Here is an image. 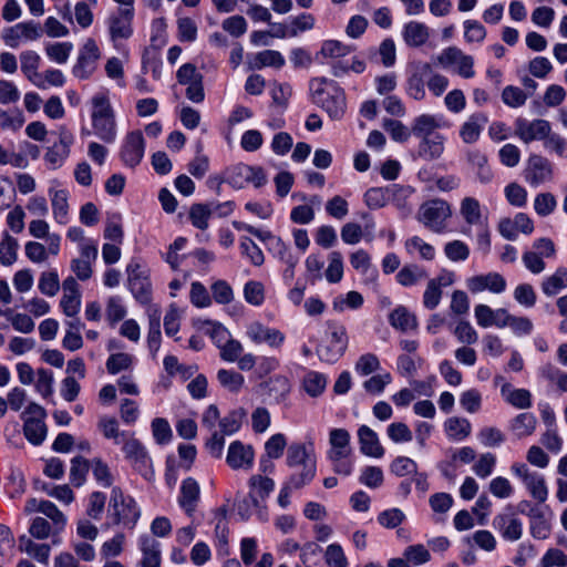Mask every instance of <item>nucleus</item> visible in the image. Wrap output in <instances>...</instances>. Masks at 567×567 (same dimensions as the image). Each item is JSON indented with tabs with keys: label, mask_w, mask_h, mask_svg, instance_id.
<instances>
[{
	"label": "nucleus",
	"mask_w": 567,
	"mask_h": 567,
	"mask_svg": "<svg viewBox=\"0 0 567 567\" xmlns=\"http://www.w3.org/2000/svg\"><path fill=\"white\" fill-rule=\"evenodd\" d=\"M309 89L313 103L322 107L330 118L340 120L346 113L347 100L343 89L333 80L315 78Z\"/></svg>",
	"instance_id": "1"
},
{
	"label": "nucleus",
	"mask_w": 567,
	"mask_h": 567,
	"mask_svg": "<svg viewBox=\"0 0 567 567\" xmlns=\"http://www.w3.org/2000/svg\"><path fill=\"white\" fill-rule=\"evenodd\" d=\"M92 106L91 117L94 134L105 143H113L116 138V124L109 96L105 93L94 95Z\"/></svg>",
	"instance_id": "2"
},
{
	"label": "nucleus",
	"mask_w": 567,
	"mask_h": 567,
	"mask_svg": "<svg viewBox=\"0 0 567 567\" xmlns=\"http://www.w3.org/2000/svg\"><path fill=\"white\" fill-rule=\"evenodd\" d=\"M287 465L291 468L301 466V471L292 473L291 484L295 488H301L309 484L316 476V458L311 451L302 443H292L287 451Z\"/></svg>",
	"instance_id": "3"
},
{
	"label": "nucleus",
	"mask_w": 567,
	"mask_h": 567,
	"mask_svg": "<svg viewBox=\"0 0 567 567\" xmlns=\"http://www.w3.org/2000/svg\"><path fill=\"white\" fill-rule=\"evenodd\" d=\"M127 287L133 297L142 305L152 300V282L150 269L138 259H131L126 266Z\"/></svg>",
	"instance_id": "4"
},
{
	"label": "nucleus",
	"mask_w": 567,
	"mask_h": 567,
	"mask_svg": "<svg viewBox=\"0 0 567 567\" xmlns=\"http://www.w3.org/2000/svg\"><path fill=\"white\" fill-rule=\"evenodd\" d=\"M452 215L451 205L435 198L423 203L417 212V220L433 233L441 234L446 228V221Z\"/></svg>",
	"instance_id": "5"
},
{
	"label": "nucleus",
	"mask_w": 567,
	"mask_h": 567,
	"mask_svg": "<svg viewBox=\"0 0 567 567\" xmlns=\"http://www.w3.org/2000/svg\"><path fill=\"white\" fill-rule=\"evenodd\" d=\"M110 506L113 509L115 523L128 528H133L141 516L136 502L131 496H125L118 487L112 488Z\"/></svg>",
	"instance_id": "6"
},
{
	"label": "nucleus",
	"mask_w": 567,
	"mask_h": 567,
	"mask_svg": "<svg viewBox=\"0 0 567 567\" xmlns=\"http://www.w3.org/2000/svg\"><path fill=\"white\" fill-rule=\"evenodd\" d=\"M511 472L519 478L530 496L538 503L546 502L548 497V487L545 477L534 471H530L525 463H514Z\"/></svg>",
	"instance_id": "7"
},
{
	"label": "nucleus",
	"mask_w": 567,
	"mask_h": 567,
	"mask_svg": "<svg viewBox=\"0 0 567 567\" xmlns=\"http://www.w3.org/2000/svg\"><path fill=\"white\" fill-rule=\"evenodd\" d=\"M120 445L125 460L131 466L146 476L152 466V458L144 444L135 436V433L132 432Z\"/></svg>",
	"instance_id": "8"
},
{
	"label": "nucleus",
	"mask_w": 567,
	"mask_h": 567,
	"mask_svg": "<svg viewBox=\"0 0 567 567\" xmlns=\"http://www.w3.org/2000/svg\"><path fill=\"white\" fill-rule=\"evenodd\" d=\"M226 174V182L236 189H241L247 184H252L256 188H259L267 183V176L259 166L237 164L230 167Z\"/></svg>",
	"instance_id": "9"
},
{
	"label": "nucleus",
	"mask_w": 567,
	"mask_h": 567,
	"mask_svg": "<svg viewBox=\"0 0 567 567\" xmlns=\"http://www.w3.org/2000/svg\"><path fill=\"white\" fill-rule=\"evenodd\" d=\"M133 17V9L124 8L118 9L107 18V31L115 48H118L122 41L128 40L132 37Z\"/></svg>",
	"instance_id": "10"
},
{
	"label": "nucleus",
	"mask_w": 567,
	"mask_h": 567,
	"mask_svg": "<svg viewBox=\"0 0 567 567\" xmlns=\"http://www.w3.org/2000/svg\"><path fill=\"white\" fill-rule=\"evenodd\" d=\"M100 58L101 52L95 40L86 39L79 51L76 63L72 70L73 75L81 80L90 78L94 73Z\"/></svg>",
	"instance_id": "11"
},
{
	"label": "nucleus",
	"mask_w": 567,
	"mask_h": 567,
	"mask_svg": "<svg viewBox=\"0 0 567 567\" xmlns=\"http://www.w3.org/2000/svg\"><path fill=\"white\" fill-rule=\"evenodd\" d=\"M437 61L445 68L454 65L455 72L464 79H471L475 75L473 56L465 54L456 47H450L443 50L437 56Z\"/></svg>",
	"instance_id": "12"
},
{
	"label": "nucleus",
	"mask_w": 567,
	"mask_h": 567,
	"mask_svg": "<svg viewBox=\"0 0 567 567\" xmlns=\"http://www.w3.org/2000/svg\"><path fill=\"white\" fill-rule=\"evenodd\" d=\"M550 130L551 125L547 120L535 118L528 121L523 117L515 120V135L525 144L544 141Z\"/></svg>",
	"instance_id": "13"
},
{
	"label": "nucleus",
	"mask_w": 567,
	"mask_h": 567,
	"mask_svg": "<svg viewBox=\"0 0 567 567\" xmlns=\"http://www.w3.org/2000/svg\"><path fill=\"white\" fill-rule=\"evenodd\" d=\"M80 256L71 260L70 268L75 277L81 281H86L92 277V264L97 258V244L95 241H84L79 245Z\"/></svg>",
	"instance_id": "14"
},
{
	"label": "nucleus",
	"mask_w": 567,
	"mask_h": 567,
	"mask_svg": "<svg viewBox=\"0 0 567 567\" xmlns=\"http://www.w3.org/2000/svg\"><path fill=\"white\" fill-rule=\"evenodd\" d=\"M43 28L34 21H24L7 28L3 31V40L7 45L18 48L22 41H35L41 38Z\"/></svg>",
	"instance_id": "15"
},
{
	"label": "nucleus",
	"mask_w": 567,
	"mask_h": 567,
	"mask_svg": "<svg viewBox=\"0 0 567 567\" xmlns=\"http://www.w3.org/2000/svg\"><path fill=\"white\" fill-rule=\"evenodd\" d=\"M145 140L141 131L130 132L121 147V159L125 166L136 167L144 157Z\"/></svg>",
	"instance_id": "16"
},
{
	"label": "nucleus",
	"mask_w": 567,
	"mask_h": 567,
	"mask_svg": "<svg viewBox=\"0 0 567 567\" xmlns=\"http://www.w3.org/2000/svg\"><path fill=\"white\" fill-rule=\"evenodd\" d=\"M525 181L537 187L551 181L553 166L550 162L542 155L532 154L527 159V166L524 172Z\"/></svg>",
	"instance_id": "17"
},
{
	"label": "nucleus",
	"mask_w": 567,
	"mask_h": 567,
	"mask_svg": "<svg viewBox=\"0 0 567 567\" xmlns=\"http://www.w3.org/2000/svg\"><path fill=\"white\" fill-rule=\"evenodd\" d=\"M73 141V135L65 127L59 130V141L49 147L44 154V162L49 168L56 169L63 165L69 157Z\"/></svg>",
	"instance_id": "18"
},
{
	"label": "nucleus",
	"mask_w": 567,
	"mask_h": 567,
	"mask_svg": "<svg viewBox=\"0 0 567 567\" xmlns=\"http://www.w3.org/2000/svg\"><path fill=\"white\" fill-rule=\"evenodd\" d=\"M246 334L254 343H267L275 349L280 348L286 340L285 334L280 330L269 328L259 321L249 323Z\"/></svg>",
	"instance_id": "19"
},
{
	"label": "nucleus",
	"mask_w": 567,
	"mask_h": 567,
	"mask_svg": "<svg viewBox=\"0 0 567 567\" xmlns=\"http://www.w3.org/2000/svg\"><path fill=\"white\" fill-rule=\"evenodd\" d=\"M492 524L507 542H517L523 536V522L513 512L497 514Z\"/></svg>",
	"instance_id": "20"
},
{
	"label": "nucleus",
	"mask_w": 567,
	"mask_h": 567,
	"mask_svg": "<svg viewBox=\"0 0 567 567\" xmlns=\"http://www.w3.org/2000/svg\"><path fill=\"white\" fill-rule=\"evenodd\" d=\"M255 452L251 445L241 441H234L229 444L226 462L233 470H250L254 465Z\"/></svg>",
	"instance_id": "21"
},
{
	"label": "nucleus",
	"mask_w": 567,
	"mask_h": 567,
	"mask_svg": "<svg viewBox=\"0 0 567 567\" xmlns=\"http://www.w3.org/2000/svg\"><path fill=\"white\" fill-rule=\"evenodd\" d=\"M62 298L60 307L66 317H76L81 309V291L76 279L66 277L62 282Z\"/></svg>",
	"instance_id": "22"
},
{
	"label": "nucleus",
	"mask_w": 567,
	"mask_h": 567,
	"mask_svg": "<svg viewBox=\"0 0 567 567\" xmlns=\"http://www.w3.org/2000/svg\"><path fill=\"white\" fill-rule=\"evenodd\" d=\"M468 290L478 293L488 290L493 293H502L506 289V280L498 272H488L486 275L473 276L466 280Z\"/></svg>",
	"instance_id": "23"
},
{
	"label": "nucleus",
	"mask_w": 567,
	"mask_h": 567,
	"mask_svg": "<svg viewBox=\"0 0 567 567\" xmlns=\"http://www.w3.org/2000/svg\"><path fill=\"white\" fill-rule=\"evenodd\" d=\"M487 122V115L482 112L471 114L460 126L461 140L468 145L476 143Z\"/></svg>",
	"instance_id": "24"
},
{
	"label": "nucleus",
	"mask_w": 567,
	"mask_h": 567,
	"mask_svg": "<svg viewBox=\"0 0 567 567\" xmlns=\"http://www.w3.org/2000/svg\"><path fill=\"white\" fill-rule=\"evenodd\" d=\"M358 439L362 454L374 458H380L384 455V449L380 443L378 434L368 425L359 427Z\"/></svg>",
	"instance_id": "25"
},
{
	"label": "nucleus",
	"mask_w": 567,
	"mask_h": 567,
	"mask_svg": "<svg viewBox=\"0 0 567 567\" xmlns=\"http://www.w3.org/2000/svg\"><path fill=\"white\" fill-rule=\"evenodd\" d=\"M249 496L255 505L265 504L268 496L275 489L272 478L260 474L251 475L248 480Z\"/></svg>",
	"instance_id": "26"
},
{
	"label": "nucleus",
	"mask_w": 567,
	"mask_h": 567,
	"mask_svg": "<svg viewBox=\"0 0 567 567\" xmlns=\"http://www.w3.org/2000/svg\"><path fill=\"white\" fill-rule=\"evenodd\" d=\"M199 495V485L194 478L188 477L183 481L181 494L178 496V504L188 516H192L195 513Z\"/></svg>",
	"instance_id": "27"
},
{
	"label": "nucleus",
	"mask_w": 567,
	"mask_h": 567,
	"mask_svg": "<svg viewBox=\"0 0 567 567\" xmlns=\"http://www.w3.org/2000/svg\"><path fill=\"white\" fill-rule=\"evenodd\" d=\"M402 38L408 47L419 48L427 42L430 29L423 22L410 21L403 25Z\"/></svg>",
	"instance_id": "28"
},
{
	"label": "nucleus",
	"mask_w": 567,
	"mask_h": 567,
	"mask_svg": "<svg viewBox=\"0 0 567 567\" xmlns=\"http://www.w3.org/2000/svg\"><path fill=\"white\" fill-rule=\"evenodd\" d=\"M404 249L410 257L424 261H432L436 255L435 247L420 236L408 238L404 241Z\"/></svg>",
	"instance_id": "29"
},
{
	"label": "nucleus",
	"mask_w": 567,
	"mask_h": 567,
	"mask_svg": "<svg viewBox=\"0 0 567 567\" xmlns=\"http://www.w3.org/2000/svg\"><path fill=\"white\" fill-rule=\"evenodd\" d=\"M466 161L476 171V178L480 183L488 184L492 182L493 172L488 166V158L483 152L480 150L467 151Z\"/></svg>",
	"instance_id": "30"
},
{
	"label": "nucleus",
	"mask_w": 567,
	"mask_h": 567,
	"mask_svg": "<svg viewBox=\"0 0 567 567\" xmlns=\"http://www.w3.org/2000/svg\"><path fill=\"white\" fill-rule=\"evenodd\" d=\"M140 548L142 551V559L140 561L141 567H159L161 557V545L157 540L150 536H142L140 538Z\"/></svg>",
	"instance_id": "31"
},
{
	"label": "nucleus",
	"mask_w": 567,
	"mask_h": 567,
	"mask_svg": "<svg viewBox=\"0 0 567 567\" xmlns=\"http://www.w3.org/2000/svg\"><path fill=\"white\" fill-rule=\"evenodd\" d=\"M21 70L37 87H43L42 74L38 72L40 55L34 51H24L20 54Z\"/></svg>",
	"instance_id": "32"
},
{
	"label": "nucleus",
	"mask_w": 567,
	"mask_h": 567,
	"mask_svg": "<svg viewBox=\"0 0 567 567\" xmlns=\"http://www.w3.org/2000/svg\"><path fill=\"white\" fill-rule=\"evenodd\" d=\"M444 136L436 134L421 138L419 144L417 154L425 161H434L439 158L444 152Z\"/></svg>",
	"instance_id": "33"
},
{
	"label": "nucleus",
	"mask_w": 567,
	"mask_h": 567,
	"mask_svg": "<svg viewBox=\"0 0 567 567\" xmlns=\"http://www.w3.org/2000/svg\"><path fill=\"white\" fill-rule=\"evenodd\" d=\"M536 425V416L533 413L524 412L511 421L509 430L516 439L522 440L530 436L535 432Z\"/></svg>",
	"instance_id": "34"
},
{
	"label": "nucleus",
	"mask_w": 567,
	"mask_h": 567,
	"mask_svg": "<svg viewBox=\"0 0 567 567\" xmlns=\"http://www.w3.org/2000/svg\"><path fill=\"white\" fill-rule=\"evenodd\" d=\"M529 530L534 538L546 539L550 534V522L539 507L530 508L528 513Z\"/></svg>",
	"instance_id": "35"
},
{
	"label": "nucleus",
	"mask_w": 567,
	"mask_h": 567,
	"mask_svg": "<svg viewBox=\"0 0 567 567\" xmlns=\"http://www.w3.org/2000/svg\"><path fill=\"white\" fill-rule=\"evenodd\" d=\"M460 213L468 225L483 226V224H486V218L482 214L480 202L474 197H464L462 199Z\"/></svg>",
	"instance_id": "36"
},
{
	"label": "nucleus",
	"mask_w": 567,
	"mask_h": 567,
	"mask_svg": "<svg viewBox=\"0 0 567 567\" xmlns=\"http://www.w3.org/2000/svg\"><path fill=\"white\" fill-rule=\"evenodd\" d=\"M330 336V343L333 346V353L329 359L342 357L348 347V336L346 327L336 321L327 322Z\"/></svg>",
	"instance_id": "37"
},
{
	"label": "nucleus",
	"mask_w": 567,
	"mask_h": 567,
	"mask_svg": "<svg viewBox=\"0 0 567 567\" xmlns=\"http://www.w3.org/2000/svg\"><path fill=\"white\" fill-rule=\"evenodd\" d=\"M19 549L41 564H49L51 547L48 544H38L25 536H21L19 538Z\"/></svg>",
	"instance_id": "38"
},
{
	"label": "nucleus",
	"mask_w": 567,
	"mask_h": 567,
	"mask_svg": "<svg viewBox=\"0 0 567 567\" xmlns=\"http://www.w3.org/2000/svg\"><path fill=\"white\" fill-rule=\"evenodd\" d=\"M150 327L147 333V343L151 352L155 354L161 344V310L153 306L148 308Z\"/></svg>",
	"instance_id": "39"
},
{
	"label": "nucleus",
	"mask_w": 567,
	"mask_h": 567,
	"mask_svg": "<svg viewBox=\"0 0 567 567\" xmlns=\"http://www.w3.org/2000/svg\"><path fill=\"white\" fill-rule=\"evenodd\" d=\"M427 271L417 264H409L403 266L396 274V281L403 287L414 286L426 279Z\"/></svg>",
	"instance_id": "40"
},
{
	"label": "nucleus",
	"mask_w": 567,
	"mask_h": 567,
	"mask_svg": "<svg viewBox=\"0 0 567 567\" xmlns=\"http://www.w3.org/2000/svg\"><path fill=\"white\" fill-rule=\"evenodd\" d=\"M97 426L103 436L107 440H112L115 445H120L126 439V436L132 433L121 431L117 420L109 416L101 417Z\"/></svg>",
	"instance_id": "41"
},
{
	"label": "nucleus",
	"mask_w": 567,
	"mask_h": 567,
	"mask_svg": "<svg viewBox=\"0 0 567 567\" xmlns=\"http://www.w3.org/2000/svg\"><path fill=\"white\" fill-rule=\"evenodd\" d=\"M440 127V123L434 115L422 114L414 118L412 124V133L419 138L436 135L435 130Z\"/></svg>",
	"instance_id": "42"
},
{
	"label": "nucleus",
	"mask_w": 567,
	"mask_h": 567,
	"mask_svg": "<svg viewBox=\"0 0 567 567\" xmlns=\"http://www.w3.org/2000/svg\"><path fill=\"white\" fill-rule=\"evenodd\" d=\"M444 430L449 439L462 441L471 434L472 426L468 420L453 416L445 421Z\"/></svg>",
	"instance_id": "43"
},
{
	"label": "nucleus",
	"mask_w": 567,
	"mask_h": 567,
	"mask_svg": "<svg viewBox=\"0 0 567 567\" xmlns=\"http://www.w3.org/2000/svg\"><path fill=\"white\" fill-rule=\"evenodd\" d=\"M327 388V377L318 371H308L302 379V389L311 398L320 396Z\"/></svg>",
	"instance_id": "44"
},
{
	"label": "nucleus",
	"mask_w": 567,
	"mask_h": 567,
	"mask_svg": "<svg viewBox=\"0 0 567 567\" xmlns=\"http://www.w3.org/2000/svg\"><path fill=\"white\" fill-rule=\"evenodd\" d=\"M285 64L282 54L275 50H264L254 55L250 66L251 69H262L266 66L281 68Z\"/></svg>",
	"instance_id": "45"
},
{
	"label": "nucleus",
	"mask_w": 567,
	"mask_h": 567,
	"mask_svg": "<svg viewBox=\"0 0 567 567\" xmlns=\"http://www.w3.org/2000/svg\"><path fill=\"white\" fill-rule=\"evenodd\" d=\"M0 315L4 316L18 332L31 333L35 328L34 321L27 313L14 312L12 309L8 308L6 310H0Z\"/></svg>",
	"instance_id": "46"
},
{
	"label": "nucleus",
	"mask_w": 567,
	"mask_h": 567,
	"mask_svg": "<svg viewBox=\"0 0 567 567\" xmlns=\"http://www.w3.org/2000/svg\"><path fill=\"white\" fill-rule=\"evenodd\" d=\"M567 287V269L559 267L551 276L547 277L542 285L546 296H555Z\"/></svg>",
	"instance_id": "47"
},
{
	"label": "nucleus",
	"mask_w": 567,
	"mask_h": 567,
	"mask_svg": "<svg viewBox=\"0 0 567 567\" xmlns=\"http://www.w3.org/2000/svg\"><path fill=\"white\" fill-rule=\"evenodd\" d=\"M237 512L243 520L249 519L254 514H256L260 520H267V518H268L266 505L265 504L255 505L251 502V497L249 496V493L247 494L246 497H244L240 502H238Z\"/></svg>",
	"instance_id": "48"
},
{
	"label": "nucleus",
	"mask_w": 567,
	"mask_h": 567,
	"mask_svg": "<svg viewBox=\"0 0 567 567\" xmlns=\"http://www.w3.org/2000/svg\"><path fill=\"white\" fill-rule=\"evenodd\" d=\"M60 279L54 269L41 272L38 281L39 291L47 297H54L60 290Z\"/></svg>",
	"instance_id": "49"
},
{
	"label": "nucleus",
	"mask_w": 567,
	"mask_h": 567,
	"mask_svg": "<svg viewBox=\"0 0 567 567\" xmlns=\"http://www.w3.org/2000/svg\"><path fill=\"white\" fill-rule=\"evenodd\" d=\"M389 320L392 327L402 331L413 330L416 328L415 317L412 316L404 307L394 309L391 312Z\"/></svg>",
	"instance_id": "50"
},
{
	"label": "nucleus",
	"mask_w": 567,
	"mask_h": 567,
	"mask_svg": "<svg viewBox=\"0 0 567 567\" xmlns=\"http://www.w3.org/2000/svg\"><path fill=\"white\" fill-rule=\"evenodd\" d=\"M72 51L71 42H54L45 45L47 56L58 64L66 63Z\"/></svg>",
	"instance_id": "51"
},
{
	"label": "nucleus",
	"mask_w": 567,
	"mask_h": 567,
	"mask_svg": "<svg viewBox=\"0 0 567 567\" xmlns=\"http://www.w3.org/2000/svg\"><path fill=\"white\" fill-rule=\"evenodd\" d=\"M246 413L243 409L233 410L219 420V432L231 435L239 431Z\"/></svg>",
	"instance_id": "52"
},
{
	"label": "nucleus",
	"mask_w": 567,
	"mask_h": 567,
	"mask_svg": "<svg viewBox=\"0 0 567 567\" xmlns=\"http://www.w3.org/2000/svg\"><path fill=\"white\" fill-rule=\"evenodd\" d=\"M403 557L409 564L420 566L431 560L430 549L423 544H414L405 547Z\"/></svg>",
	"instance_id": "53"
},
{
	"label": "nucleus",
	"mask_w": 567,
	"mask_h": 567,
	"mask_svg": "<svg viewBox=\"0 0 567 567\" xmlns=\"http://www.w3.org/2000/svg\"><path fill=\"white\" fill-rule=\"evenodd\" d=\"M23 433L31 444L40 445L47 436V426L44 421H24Z\"/></svg>",
	"instance_id": "54"
},
{
	"label": "nucleus",
	"mask_w": 567,
	"mask_h": 567,
	"mask_svg": "<svg viewBox=\"0 0 567 567\" xmlns=\"http://www.w3.org/2000/svg\"><path fill=\"white\" fill-rule=\"evenodd\" d=\"M324 277L330 284H337L342 279L343 258L341 252L332 251L329 254V265L324 271Z\"/></svg>",
	"instance_id": "55"
},
{
	"label": "nucleus",
	"mask_w": 567,
	"mask_h": 567,
	"mask_svg": "<svg viewBox=\"0 0 567 567\" xmlns=\"http://www.w3.org/2000/svg\"><path fill=\"white\" fill-rule=\"evenodd\" d=\"M239 247L243 256H245L254 266L259 267L264 264L265 256L262 250L249 237H241Z\"/></svg>",
	"instance_id": "56"
},
{
	"label": "nucleus",
	"mask_w": 567,
	"mask_h": 567,
	"mask_svg": "<svg viewBox=\"0 0 567 567\" xmlns=\"http://www.w3.org/2000/svg\"><path fill=\"white\" fill-rule=\"evenodd\" d=\"M363 305V297L358 291H349L334 298L332 307L336 311L342 312L346 309H359Z\"/></svg>",
	"instance_id": "57"
},
{
	"label": "nucleus",
	"mask_w": 567,
	"mask_h": 567,
	"mask_svg": "<svg viewBox=\"0 0 567 567\" xmlns=\"http://www.w3.org/2000/svg\"><path fill=\"white\" fill-rule=\"evenodd\" d=\"M217 379L225 389L235 393L241 389L245 382V379L240 373L226 369H220L217 372Z\"/></svg>",
	"instance_id": "58"
},
{
	"label": "nucleus",
	"mask_w": 567,
	"mask_h": 567,
	"mask_svg": "<svg viewBox=\"0 0 567 567\" xmlns=\"http://www.w3.org/2000/svg\"><path fill=\"white\" fill-rule=\"evenodd\" d=\"M51 202L56 221L60 224H65L69 208L66 190H55L52 195Z\"/></svg>",
	"instance_id": "59"
},
{
	"label": "nucleus",
	"mask_w": 567,
	"mask_h": 567,
	"mask_svg": "<svg viewBox=\"0 0 567 567\" xmlns=\"http://www.w3.org/2000/svg\"><path fill=\"white\" fill-rule=\"evenodd\" d=\"M545 150L556 154L560 158H567V141L551 130L543 141Z\"/></svg>",
	"instance_id": "60"
},
{
	"label": "nucleus",
	"mask_w": 567,
	"mask_h": 567,
	"mask_svg": "<svg viewBox=\"0 0 567 567\" xmlns=\"http://www.w3.org/2000/svg\"><path fill=\"white\" fill-rule=\"evenodd\" d=\"M18 241L6 235L0 241V262L10 266L17 260Z\"/></svg>",
	"instance_id": "61"
},
{
	"label": "nucleus",
	"mask_w": 567,
	"mask_h": 567,
	"mask_svg": "<svg viewBox=\"0 0 567 567\" xmlns=\"http://www.w3.org/2000/svg\"><path fill=\"white\" fill-rule=\"evenodd\" d=\"M444 254L451 261H464L470 256V248L462 240L455 239L445 244Z\"/></svg>",
	"instance_id": "62"
},
{
	"label": "nucleus",
	"mask_w": 567,
	"mask_h": 567,
	"mask_svg": "<svg viewBox=\"0 0 567 567\" xmlns=\"http://www.w3.org/2000/svg\"><path fill=\"white\" fill-rule=\"evenodd\" d=\"M324 560L329 567H348V559L339 544H330L327 547Z\"/></svg>",
	"instance_id": "63"
},
{
	"label": "nucleus",
	"mask_w": 567,
	"mask_h": 567,
	"mask_svg": "<svg viewBox=\"0 0 567 567\" xmlns=\"http://www.w3.org/2000/svg\"><path fill=\"white\" fill-rule=\"evenodd\" d=\"M539 567H567V555L558 548H550L542 557Z\"/></svg>",
	"instance_id": "64"
}]
</instances>
